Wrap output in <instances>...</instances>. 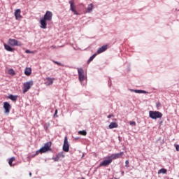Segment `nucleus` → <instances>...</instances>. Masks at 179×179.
<instances>
[{
    "instance_id": "nucleus-1",
    "label": "nucleus",
    "mask_w": 179,
    "mask_h": 179,
    "mask_svg": "<svg viewBox=\"0 0 179 179\" xmlns=\"http://www.w3.org/2000/svg\"><path fill=\"white\" fill-rule=\"evenodd\" d=\"M149 117L152 120H157V118H162V117H163V113H162V112L159 111L150 110Z\"/></svg>"
},
{
    "instance_id": "nucleus-2",
    "label": "nucleus",
    "mask_w": 179,
    "mask_h": 179,
    "mask_svg": "<svg viewBox=\"0 0 179 179\" xmlns=\"http://www.w3.org/2000/svg\"><path fill=\"white\" fill-rule=\"evenodd\" d=\"M34 83L33 81H28L23 84V94L27 93L29 90L31 88V86H33Z\"/></svg>"
},
{
    "instance_id": "nucleus-3",
    "label": "nucleus",
    "mask_w": 179,
    "mask_h": 179,
    "mask_svg": "<svg viewBox=\"0 0 179 179\" xmlns=\"http://www.w3.org/2000/svg\"><path fill=\"white\" fill-rule=\"evenodd\" d=\"M8 44H10V45H11L12 47H22V45L20 41L12 38H10L8 40Z\"/></svg>"
},
{
    "instance_id": "nucleus-4",
    "label": "nucleus",
    "mask_w": 179,
    "mask_h": 179,
    "mask_svg": "<svg viewBox=\"0 0 179 179\" xmlns=\"http://www.w3.org/2000/svg\"><path fill=\"white\" fill-rule=\"evenodd\" d=\"M70 3V10L74 13V15H79L76 10V6H75V0H71L69 1Z\"/></svg>"
},
{
    "instance_id": "nucleus-5",
    "label": "nucleus",
    "mask_w": 179,
    "mask_h": 179,
    "mask_svg": "<svg viewBox=\"0 0 179 179\" xmlns=\"http://www.w3.org/2000/svg\"><path fill=\"white\" fill-rule=\"evenodd\" d=\"M111 163H113V159H111V157L109 156L107 157V159L103 160L102 162L100 163L99 166L103 167V166L106 167V166L111 164Z\"/></svg>"
},
{
    "instance_id": "nucleus-6",
    "label": "nucleus",
    "mask_w": 179,
    "mask_h": 179,
    "mask_svg": "<svg viewBox=\"0 0 179 179\" xmlns=\"http://www.w3.org/2000/svg\"><path fill=\"white\" fill-rule=\"evenodd\" d=\"M64 157H65V155H64L63 152H61L57 154L55 157H52V160H54V162H60Z\"/></svg>"
},
{
    "instance_id": "nucleus-7",
    "label": "nucleus",
    "mask_w": 179,
    "mask_h": 179,
    "mask_svg": "<svg viewBox=\"0 0 179 179\" xmlns=\"http://www.w3.org/2000/svg\"><path fill=\"white\" fill-rule=\"evenodd\" d=\"M78 78L80 82H83L85 80V71L82 68L78 69Z\"/></svg>"
},
{
    "instance_id": "nucleus-8",
    "label": "nucleus",
    "mask_w": 179,
    "mask_h": 179,
    "mask_svg": "<svg viewBox=\"0 0 179 179\" xmlns=\"http://www.w3.org/2000/svg\"><path fill=\"white\" fill-rule=\"evenodd\" d=\"M64 152H69V143L68 142V137H64V144H63Z\"/></svg>"
},
{
    "instance_id": "nucleus-9",
    "label": "nucleus",
    "mask_w": 179,
    "mask_h": 179,
    "mask_svg": "<svg viewBox=\"0 0 179 179\" xmlns=\"http://www.w3.org/2000/svg\"><path fill=\"white\" fill-rule=\"evenodd\" d=\"M124 156V152H121L117 154H112L110 157L112 160H115V159H121Z\"/></svg>"
},
{
    "instance_id": "nucleus-10",
    "label": "nucleus",
    "mask_w": 179,
    "mask_h": 179,
    "mask_svg": "<svg viewBox=\"0 0 179 179\" xmlns=\"http://www.w3.org/2000/svg\"><path fill=\"white\" fill-rule=\"evenodd\" d=\"M3 108L5 110V113L9 114V113H10V108H12V106H10V104H9L8 102H4Z\"/></svg>"
},
{
    "instance_id": "nucleus-11",
    "label": "nucleus",
    "mask_w": 179,
    "mask_h": 179,
    "mask_svg": "<svg viewBox=\"0 0 179 179\" xmlns=\"http://www.w3.org/2000/svg\"><path fill=\"white\" fill-rule=\"evenodd\" d=\"M20 13H22V10H20V9H16L15 10L14 15L15 16L16 20H20V19H22V17Z\"/></svg>"
},
{
    "instance_id": "nucleus-12",
    "label": "nucleus",
    "mask_w": 179,
    "mask_h": 179,
    "mask_svg": "<svg viewBox=\"0 0 179 179\" xmlns=\"http://www.w3.org/2000/svg\"><path fill=\"white\" fill-rule=\"evenodd\" d=\"M52 145V142L49 141L48 143H45V152H51V153H52V148H51V146Z\"/></svg>"
},
{
    "instance_id": "nucleus-13",
    "label": "nucleus",
    "mask_w": 179,
    "mask_h": 179,
    "mask_svg": "<svg viewBox=\"0 0 179 179\" xmlns=\"http://www.w3.org/2000/svg\"><path fill=\"white\" fill-rule=\"evenodd\" d=\"M54 80H55V78H47L45 79V85L46 86H50L54 83Z\"/></svg>"
},
{
    "instance_id": "nucleus-14",
    "label": "nucleus",
    "mask_w": 179,
    "mask_h": 179,
    "mask_svg": "<svg viewBox=\"0 0 179 179\" xmlns=\"http://www.w3.org/2000/svg\"><path fill=\"white\" fill-rule=\"evenodd\" d=\"M52 20V13L50 11H47L45 13V20Z\"/></svg>"
},
{
    "instance_id": "nucleus-15",
    "label": "nucleus",
    "mask_w": 179,
    "mask_h": 179,
    "mask_svg": "<svg viewBox=\"0 0 179 179\" xmlns=\"http://www.w3.org/2000/svg\"><path fill=\"white\" fill-rule=\"evenodd\" d=\"M108 48L107 45H104L99 48L97 50V54H101V52H104V51H106Z\"/></svg>"
},
{
    "instance_id": "nucleus-16",
    "label": "nucleus",
    "mask_w": 179,
    "mask_h": 179,
    "mask_svg": "<svg viewBox=\"0 0 179 179\" xmlns=\"http://www.w3.org/2000/svg\"><path fill=\"white\" fill-rule=\"evenodd\" d=\"M93 9H94V6L93 5V3H90V5H88L87 8V13H91V12H93Z\"/></svg>"
},
{
    "instance_id": "nucleus-17",
    "label": "nucleus",
    "mask_w": 179,
    "mask_h": 179,
    "mask_svg": "<svg viewBox=\"0 0 179 179\" xmlns=\"http://www.w3.org/2000/svg\"><path fill=\"white\" fill-rule=\"evenodd\" d=\"M42 154V153H45V145L43 146L42 148H41L40 150H37L36 152V154H35V156H37V155H40Z\"/></svg>"
},
{
    "instance_id": "nucleus-18",
    "label": "nucleus",
    "mask_w": 179,
    "mask_h": 179,
    "mask_svg": "<svg viewBox=\"0 0 179 179\" xmlns=\"http://www.w3.org/2000/svg\"><path fill=\"white\" fill-rule=\"evenodd\" d=\"M41 27L45 29V15H43V19L41 20Z\"/></svg>"
},
{
    "instance_id": "nucleus-19",
    "label": "nucleus",
    "mask_w": 179,
    "mask_h": 179,
    "mask_svg": "<svg viewBox=\"0 0 179 179\" xmlns=\"http://www.w3.org/2000/svg\"><path fill=\"white\" fill-rule=\"evenodd\" d=\"M7 99L12 100V101H16L17 100V95L15 96L13 94H10L8 96H7Z\"/></svg>"
},
{
    "instance_id": "nucleus-20",
    "label": "nucleus",
    "mask_w": 179,
    "mask_h": 179,
    "mask_svg": "<svg viewBox=\"0 0 179 179\" xmlns=\"http://www.w3.org/2000/svg\"><path fill=\"white\" fill-rule=\"evenodd\" d=\"M24 74L27 76H30V75H31V69L26 68L25 70H24Z\"/></svg>"
},
{
    "instance_id": "nucleus-21",
    "label": "nucleus",
    "mask_w": 179,
    "mask_h": 179,
    "mask_svg": "<svg viewBox=\"0 0 179 179\" xmlns=\"http://www.w3.org/2000/svg\"><path fill=\"white\" fill-rule=\"evenodd\" d=\"M113 128H118V124H117V122H111L109 124L110 129H113Z\"/></svg>"
},
{
    "instance_id": "nucleus-22",
    "label": "nucleus",
    "mask_w": 179,
    "mask_h": 179,
    "mask_svg": "<svg viewBox=\"0 0 179 179\" xmlns=\"http://www.w3.org/2000/svg\"><path fill=\"white\" fill-rule=\"evenodd\" d=\"M4 48L6 51H10V52L13 51V48H12L9 45L4 44Z\"/></svg>"
},
{
    "instance_id": "nucleus-23",
    "label": "nucleus",
    "mask_w": 179,
    "mask_h": 179,
    "mask_svg": "<svg viewBox=\"0 0 179 179\" xmlns=\"http://www.w3.org/2000/svg\"><path fill=\"white\" fill-rule=\"evenodd\" d=\"M15 157H11L9 160H8V164L10 166V167H12L13 165L12 164V163H13V162H15Z\"/></svg>"
},
{
    "instance_id": "nucleus-24",
    "label": "nucleus",
    "mask_w": 179,
    "mask_h": 179,
    "mask_svg": "<svg viewBox=\"0 0 179 179\" xmlns=\"http://www.w3.org/2000/svg\"><path fill=\"white\" fill-rule=\"evenodd\" d=\"M97 55V53H95V54H94L92 56H91L90 57V59H88V61H87V63L88 64H90V62H92V61H93V59L94 58H96V56Z\"/></svg>"
},
{
    "instance_id": "nucleus-25",
    "label": "nucleus",
    "mask_w": 179,
    "mask_h": 179,
    "mask_svg": "<svg viewBox=\"0 0 179 179\" xmlns=\"http://www.w3.org/2000/svg\"><path fill=\"white\" fill-rule=\"evenodd\" d=\"M78 134L83 135V136H86L87 135V132L86 131V130L79 131Z\"/></svg>"
},
{
    "instance_id": "nucleus-26",
    "label": "nucleus",
    "mask_w": 179,
    "mask_h": 179,
    "mask_svg": "<svg viewBox=\"0 0 179 179\" xmlns=\"http://www.w3.org/2000/svg\"><path fill=\"white\" fill-rule=\"evenodd\" d=\"M130 92H134V93H146V91L138 90H130Z\"/></svg>"
},
{
    "instance_id": "nucleus-27",
    "label": "nucleus",
    "mask_w": 179,
    "mask_h": 179,
    "mask_svg": "<svg viewBox=\"0 0 179 179\" xmlns=\"http://www.w3.org/2000/svg\"><path fill=\"white\" fill-rule=\"evenodd\" d=\"M167 173V169H162L158 171V174H166Z\"/></svg>"
},
{
    "instance_id": "nucleus-28",
    "label": "nucleus",
    "mask_w": 179,
    "mask_h": 179,
    "mask_svg": "<svg viewBox=\"0 0 179 179\" xmlns=\"http://www.w3.org/2000/svg\"><path fill=\"white\" fill-rule=\"evenodd\" d=\"M54 64H56L57 65H59V66H64V64L61 62H58L57 61L53 60Z\"/></svg>"
},
{
    "instance_id": "nucleus-29",
    "label": "nucleus",
    "mask_w": 179,
    "mask_h": 179,
    "mask_svg": "<svg viewBox=\"0 0 179 179\" xmlns=\"http://www.w3.org/2000/svg\"><path fill=\"white\" fill-rule=\"evenodd\" d=\"M9 75H15V71L13 69L8 70Z\"/></svg>"
},
{
    "instance_id": "nucleus-30",
    "label": "nucleus",
    "mask_w": 179,
    "mask_h": 179,
    "mask_svg": "<svg viewBox=\"0 0 179 179\" xmlns=\"http://www.w3.org/2000/svg\"><path fill=\"white\" fill-rule=\"evenodd\" d=\"M129 124H130V125H134V127L136 126V122H135L130 121Z\"/></svg>"
},
{
    "instance_id": "nucleus-31",
    "label": "nucleus",
    "mask_w": 179,
    "mask_h": 179,
    "mask_svg": "<svg viewBox=\"0 0 179 179\" xmlns=\"http://www.w3.org/2000/svg\"><path fill=\"white\" fill-rule=\"evenodd\" d=\"M175 148H176V150H177V152H179V145L175 144Z\"/></svg>"
},
{
    "instance_id": "nucleus-32",
    "label": "nucleus",
    "mask_w": 179,
    "mask_h": 179,
    "mask_svg": "<svg viewBox=\"0 0 179 179\" xmlns=\"http://www.w3.org/2000/svg\"><path fill=\"white\" fill-rule=\"evenodd\" d=\"M58 110H55V114H54V117H58Z\"/></svg>"
},
{
    "instance_id": "nucleus-33",
    "label": "nucleus",
    "mask_w": 179,
    "mask_h": 179,
    "mask_svg": "<svg viewBox=\"0 0 179 179\" xmlns=\"http://www.w3.org/2000/svg\"><path fill=\"white\" fill-rule=\"evenodd\" d=\"M25 52L27 54H31V52L30 50H26Z\"/></svg>"
},
{
    "instance_id": "nucleus-34",
    "label": "nucleus",
    "mask_w": 179,
    "mask_h": 179,
    "mask_svg": "<svg viewBox=\"0 0 179 179\" xmlns=\"http://www.w3.org/2000/svg\"><path fill=\"white\" fill-rule=\"evenodd\" d=\"M111 117H114V115H113V114H111V115H108V118H111Z\"/></svg>"
},
{
    "instance_id": "nucleus-35",
    "label": "nucleus",
    "mask_w": 179,
    "mask_h": 179,
    "mask_svg": "<svg viewBox=\"0 0 179 179\" xmlns=\"http://www.w3.org/2000/svg\"><path fill=\"white\" fill-rule=\"evenodd\" d=\"M125 164H127V165L129 164V162L128 160H127V161L125 162Z\"/></svg>"
},
{
    "instance_id": "nucleus-36",
    "label": "nucleus",
    "mask_w": 179,
    "mask_h": 179,
    "mask_svg": "<svg viewBox=\"0 0 179 179\" xmlns=\"http://www.w3.org/2000/svg\"><path fill=\"white\" fill-rule=\"evenodd\" d=\"M29 176L31 177V172L29 173Z\"/></svg>"
},
{
    "instance_id": "nucleus-37",
    "label": "nucleus",
    "mask_w": 179,
    "mask_h": 179,
    "mask_svg": "<svg viewBox=\"0 0 179 179\" xmlns=\"http://www.w3.org/2000/svg\"><path fill=\"white\" fill-rule=\"evenodd\" d=\"M81 179H85V178H82Z\"/></svg>"
}]
</instances>
